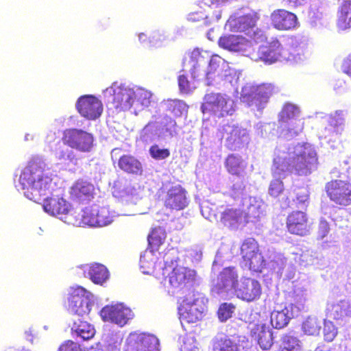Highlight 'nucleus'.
<instances>
[{"mask_svg": "<svg viewBox=\"0 0 351 351\" xmlns=\"http://www.w3.org/2000/svg\"><path fill=\"white\" fill-rule=\"evenodd\" d=\"M317 163L315 151L311 147L302 146L292 156H277L273 160L271 173L274 176L288 172L298 176L311 173Z\"/></svg>", "mask_w": 351, "mask_h": 351, "instance_id": "nucleus-1", "label": "nucleus"}, {"mask_svg": "<svg viewBox=\"0 0 351 351\" xmlns=\"http://www.w3.org/2000/svg\"><path fill=\"white\" fill-rule=\"evenodd\" d=\"M52 179L45 172L42 165L35 161L29 162L19 178L24 195L28 199L38 203L49 189Z\"/></svg>", "mask_w": 351, "mask_h": 351, "instance_id": "nucleus-2", "label": "nucleus"}, {"mask_svg": "<svg viewBox=\"0 0 351 351\" xmlns=\"http://www.w3.org/2000/svg\"><path fill=\"white\" fill-rule=\"evenodd\" d=\"M68 306L71 313L77 316L73 319L71 330L84 340L92 339L95 335L94 326L80 318L90 311L88 292L82 287L73 289L69 294Z\"/></svg>", "mask_w": 351, "mask_h": 351, "instance_id": "nucleus-3", "label": "nucleus"}, {"mask_svg": "<svg viewBox=\"0 0 351 351\" xmlns=\"http://www.w3.org/2000/svg\"><path fill=\"white\" fill-rule=\"evenodd\" d=\"M241 263L252 272L261 273L266 267V261L260 251L258 242L253 238L243 241L240 247Z\"/></svg>", "mask_w": 351, "mask_h": 351, "instance_id": "nucleus-4", "label": "nucleus"}, {"mask_svg": "<svg viewBox=\"0 0 351 351\" xmlns=\"http://www.w3.org/2000/svg\"><path fill=\"white\" fill-rule=\"evenodd\" d=\"M162 276L168 278L169 285L178 291L193 287L195 282V271L187 267L176 265L171 268L165 266L162 269Z\"/></svg>", "mask_w": 351, "mask_h": 351, "instance_id": "nucleus-5", "label": "nucleus"}, {"mask_svg": "<svg viewBox=\"0 0 351 351\" xmlns=\"http://www.w3.org/2000/svg\"><path fill=\"white\" fill-rule=\"evenodd\" d=\"M230 99L220 93H206L201 105L204 114H208L218 118L232 114V108L229 104Z\"/></svg>", "mask_w": 351, "mask_h": 351, "instance_id": "nucleus-6", "label": "nucleus"}, {"mask_svg": "<svg viewBox=\"0 0 351 351\" xmlns=\"http://www.w3.org/2000/svg\"><path fill=\"white\" fill-rule=\"evenodd\" d=\"M178 311L181 320L186 323L193 324L202 319L204 308L201 304L199 293L192 290L184 295Z\"/></svg>", "mask_w": 351, "mask_h": 351, "instance_id": "nucleus-7", "label": "nucleus"}, {"mask_svg": "<svg viewBox=\"0 0 351 351\" xmlns=\"http://www.w3.org/2000/svg\"><path fill=\"white\" fill-rule=\"evenodd\" d=\"M258 19V14L256 12L252 11L240 16H231L228 20L226 25L230 31L243 32L255 40L261 33V30L256 27Z\"/></svg>", "mask_w": 351, "mask_h": 351, "instance_id": "nucleus-8", "label": "nucleus"}, {"mask_svg": "<svg viewBox=\"0 0 351 351\" xmlns=\"http://www.w3.org/2000/svg\"><path fill=\"white\" fill-rule=\"evenodd\" d=\"M250 317L252 319L247 327L250 336L258 343L262 350H269L273 345L271 331L259 313H252Z\"/></svg>", "mask_w": 351, "mask_h": 351, "instance_id": "nucleus-9", "label": "nucleus"}, {"mask_svg": "<svg viewBox=\"0 0 351 351\" xmlns=\"http://www.w3.org/2000/svg\"><path fill=\"white\" fill-rule=\"evenodd\" d=\"M62 141L64 145L81 152H89L93 147L92 134L77 128H68L63 131Z\"/></svg>", "mask_w": 351, "mask_h": 351, "instance_id": "nucleus-10", "label": "nucleus"}, {"mask_svg": "<svg viewBox=\"0 0 351 351\" xmlns=\"http://www.w3.org/2000/svg\"><path fill=\"white\" fill-rule=\"evenodd\" d=\"M133 90L119 86L107 88L104 93L105 99L112 104L117 112L128 110L132 106Z\"/></svg>", "mask_w": 351, "mask_h": 351, "instance_id": "nucleus-11", "label": "nucleus"}, {"mask_svg": "<svg viewBox=\"0 0 351 351\" xmlns=\"http://www.w3.org/2000/svg\"><path fill=\"white\" fill-rule=\"evenodd\" d=\"M325 191L331 202L339 206L351 204V183L346 180H332L325 185Z\"/></svg>", "mask_w": 351, "mask_h": 351, "instance_id": "nucleus-12", "label": "nucleus"}, {"mask_svg": "<svg viewBox=\"0 0 351 351\" xmlns=\"http://www.w3.org/2000/svg\"><path fill=\"white\" fill-rule=\"evenodd\" d=\"M159 341L153 335L130 333L125 342L124 351H159Z\"/></svg>", "mask_w": 351, "mask_h": 351, "instance_id": "nucleus-13", "label": "nucleus"}, {"mask_svg": "<svg viewBox=\"0 0 351 351\" xmlns=\"http://www.w3.org/2000/svg\"><path fill=\"white\" fill-rule=\"evenodd\" d=\"M286 228L291 234L305 237L310 233L311 224L306 212L293 210L286 218Z\"/></svg>", "mask_w": 351, "mask_h": 351, "instance_id": "nucleus-14", "label": "nucleus"}, {"mask_svg": "<svg viewBox=\"0 0 351 351\" xmlns=\"http://www.w3.org/2000/svg\"><path fill=\"white\" fill-rule=\"evenodd\" d=\"M282 47L278 40H273L265 45H261L257 51H250L246 56L252 60L262 61L271 64L277 62L282 56Z\"/></svg>", "mask_w": 351, "mask_h": 351, "instance_id": "nucleus-15", "label": "nucleus"}, {"mask_svg": "<svg viewBox=\"0 0 351 351\" xmlns=\"http://www.w3.org/2000/svg\"><path fill=\"white\" fill-rule=\"evenodd\" d=\"M234 293L240 300L250 302L260 298L262 294V287L257 280L243 277L235 287Z\"/></svg>", "mask_w": 351, "mask_h": 351, "instance_id": "nucleus-16", "label": "nucleus"}, {"mask_svg": "<svg viewBox=\"0 0 351 351\" xmlns=\"http://www.w3.org/2000/svg\"><path fill=\"white\" fill-rule=\"evenodd\" d=\"M76 108L81 116L88 120L99 118L103 112L101 101L93 95L81 96L77 101Z\"/></svg>", "mask_w": 351, "mask_h": 351, "instance_id": "nucleus-17", "label": "nucleus"}, {"mask_svg": "<svg viewBox=\"0 0 351 351\" xmlns=\"http://www.w3.org/2000/svg\"><path fill=\"white\" fill-rule=\"evenodd\" d=\"M271 25L279 31H289L298 25L295 14L285 9H276L270 15Z\"/></svg>", "mask_w": 351, "mask_h": 351, "instance_id": "nucleus-18", "label": "nucleus"}, {"mask_svg": "<svg viewBox=\"0 0 351 351\" xmlns=\"http://www.w3.org/2000/svg\"><path fill=\"white\" fill-rule=\"evenodd\" d=\"M44 210L53 216H59L67 223L68 217L74 211L71 205L62 197L47 198L43 205Z\"/></svg>", "mask_w": 351, "mask_h": 351, "instance_id": "nucleus-19", "label": "nucleus"}, {"mask_svg": "<svg viewBox=\"0 0 351 351\" xmlns=\"http://www.w3.org/2000/svg\"><path fill=\"white\" fill-rule=\"evenodd\" d=\"M219 132L221 138L225 139V145L228 149L235 151L243 146L246 134L244 130L237 126L226 125Z\"/></svg>", "mask_w": 351, "mask_h": 351, "instance_id": "nucleus-20", "label": "nucleus"}, {"mask_svg": "<svg viewBox=\"0 0 351 351\" xmlns=\"http://www.w3.org/2000/svg\"><path fill=\"white\" fill-rule=\"evenodd\" d=\"M188 204L186 190L180 184L171 186L164 201L165 206L170 210H180Z\"/></svg>", "mask_w": 351, "mask_h": 351, "instance_id": "nucleus-21", "label": "nucleus"}, {"mask_svg": "<svg viewBox=\"0 0 351 351\" xmlns=\"http://www.w3.org/2000/svg\"><path fill=\"white\" fill-rule=\"evenodd\" d=\"M239 275L234 267H227L222 269L216 279V283L212 288V291L219 294L227 287H230L235 291V287L239 283Z\"/></svg>", "mask_w": 351, "mask_h": 351, "instance_id": "nucleus-22", "label": "nucleus"}, {"mask_svg": "<svg viewBox=\"0 0 351 351\" xmlns=\"http://www.w3.org/2000/svg\"><path fill=\"white\" fill-rule=\"evenodd\" d=\"M243 210L237 208H226L221 213L219 222L230 230H237L243 226Z\"/></svg>", "mask_w": 351, "mask_h": 351, "instance_id": "nucleus-23", "label": "nucleus"}, {"mask_svg": "<svg viewBox=\"0 0 351 351\" xmlns=\"http://www.w3.org/2000/svg\"><path fill=\"white\" fill-rule=\"evenodd\" d=\"M130 310L122 305L106 306L101 311V315L105 321H110L119 326H124L130 316Z\"/></svg>", "mask_w": 351, "mask_h": 351, "instance_id": "nucleus-24", "label": "nucleus"}, {"mask_svg": "<svg viewBox=\"0 0 351 351\" xmlns=\"http://www.w3.org/2000/svg\"><path fill=\"white\" fill-rule=\"evenodd\" d=\"M220 47L234 51L249 52L252 48L251 41L236 35H224L218 41Z\"/></svg>", "mask_w": 351, "mask_h": 351, "instance_id": "nucleus-25", "label": "nucleus"}, {"mask_svg": "<svg viewBox=\"0 0 351 351\" xmlns=\"http://www.w3.org/2000/svg\"><path fill=\"white\" fill-rule=\"evenodd\" d=\"M96 208L86 207L80 212L74 210L68 217L67 223L75 226H96Z\"/></svg>", "mask_w": 351, "mask_h": 351, "instance_id": "nucleus-26", "label": "nucleus"}, {"mask_svg": "<svg viewBox=\"0 0 351 351\" xmlns=\"http://www.w3.org/2000/svg\"><path fill=\"white\" fill-rule=\"evenodd\" d=\"M118 167L126 174L141 176L143 165L138 158L132 154H123L118 160Z\"/></svg>", "mask_w": 351, "mask_h": 351, "instance_id": "nucleus-27", "label": "nucleus"}, {"mask_svg": "<svg viewBox=\"0 0 351 351\" xmlns=\"http://www.w3.org/2000/svg\"><path fill=\"white\" fill-rule=\"evenodd\" d=\"M276 93L274 86L271 84H263L258 86L255 92L249 97L251 98L248 105L254 106L258 109L264 108L271 96Z\"/></svg>", "mask_w": 351, "mask_h": 351, "instance_id": "nucleus-28", "label": "nucleus"}, {"mask_svg": "<svg viewBox=\"0 0 351 351\" xmlns=\"http://www.w3.org/2000/svg\"><path fill=\"white\" fill-rule=\"evenodd\" d=\"M93 185L83 180L75 181L69 189L71 198L78 202L90 200L93 197Z\"/></svg>", "mask_w": 351, "mask_h": 351, "instance_id": "nucleus-29", "label": "nucleus"}, {"mask_svg": "<svg viewBox=\"0 0 351 351\" xmlns=\"http://www.w3.org/2000/svg\"><path fill=\"white\" fill-rule=\"evenodd\" d=\"M295 308L297 307L294 304H289L280 311L274 310L271 314L270 321L272 326L277 329L285 327L294 317Z\"/></svg>", "mask_w": 351, "mask_h": 351, "instance_id": "nucleus-30", "label": "nucleus"}, {"mask_svg": "<svg viewBox=\"0 0 351 351\" xmlns=\"http://www.w3.org/2000/svg\"><path fill=\"white\" fill-rule=\"evenodd\" d=\"M224 167L228 173L239 177L245 171L247 167V162L241 156L230 154L225 159Z\"/></svg>", "mask_w": 351, "mask_h": 351, "instance_id": "nucleus-31", "label": "nucleus"}, {"mask_svg": "<svg viewBox=\"0 0 351 351\" xmlns=\"http://www.w3.org/2000/svg\"><path fill=\"white\" fill-rule=\"evenodd\" d=\"M337 24L343 30L351 28V0H342L337 11Z\"/></svg>", "mask_w": 351, "mask_h": 351, "instance_id": "nucleus-32", "label": "nucleus"}, {"mask_svg": "<svg viewBox=\"0 0 351 351\" xmlns=\"http://www.w3.org/2000/svg\"><path fill=\"white\" fill-rule=\"evenodd\" d=\"M166 237L167 232L165 228L161 227L152 228L147 237L148 245L151 251H158L160 247L165 243Z\"/></svg>", "mask_w": 351, "mask_h": 351, "instance_id": "nucleus-33", "label": "nucleus"}, {"mask_svg": "<svg viewBox=\"0 0 351 351\" xmlns=\"http://www.w3.org/2000/svg\"><path fill=\"white\" fill-rule=\"evenodd\" d=\"M329 316L335 320L343 319L350 314V306L345 300L333 304L328 309Z\"/></svg>", "mask_w": 351, "mask_h": 351, "instance_id": "nucleus-34", "label": "nucleus"}, {"mask_svg": "<svg viewBox=\"0 0 351 351\" xmlns=\"http://www.w3.org/2000/svg\"><path fill=\"white\" fill-rule=\"evenodd\" d=\"M88 274L95 284L101 285L109 278L108 269L99 263H95L90 267Z\"/></svg>", "mask_w": 351, "mask_h": 351, "instance_id": "nucleus-35", "label": "nucleus"}, {"mask_svg": "<svg viewBox=\"0 0 351 351\" xmlns=\"http://www.w3.org/2000/svg\"><path fill=\"white\" fill-rule=\"evenodd\" d=\"M299 108L290 103H285L278 114V122L280 123H287L290 121L299 116Z\"/></svg>", "mask_w": 351, "mask_h": 351, "instance_id": "nucleus-36", "label": "nucleus"}, {"mask_svg": "<svg viewBox=\"0 0 351 351\" xmlns=\"http://www.w3.org/2000/svg\"><path fill=\"white\" fill-rule=\"evenodd\" d=\"M241 341L239 340V342ZM241 345L230 338L225 337L217 339L213 345L214 351H241Z\"/></svg>", "mask_w": 351, "mask_h": 351, "instance_id": "nucleus-37", "label": "nucleus"}, {"mask_svg": "<svg viewBox=\"0 0 351 351\" xmlns=\"http://www.w3.org/2000/svg\"><path fill=\"white\" fill-rule=\"evenodd\" d=\"M262 214L261 203L253 199L247 206L246 212L243 211L244 224H247L250 221L258 219Z\"/></svg>", "mask_w": 351, "mask_h": 351, "instance_id": "nucleus-38", "label": "nucleus"}, {"mask_svg": "<svg viewBox=\"0 0 351 351\" xmlns=\"http://www.w3.org/2000/svg\"><path fill=\"white\" fill-rule=\"evenodd\" d=\"M152 96L150 91L144 88H138L136 91L133 90L132 104L135 102L142 108L148 107L152 101Z\"/></svg>", "mask_w": 351, "mask_h": 351, "instance_id": "nucleus-39", "label": "nucleus"}, {"mask_svg": "<svg viewBox=\"0 0 351 351\" xmlns=\"http://www.w3.org/2000/svg\"><path fill=\"white\" fill-rule=\"evenodd\" d=\"M274 178L269 182L268 186V194L273 198H278L285 191V185L282 180L277 178L278 175L274 176Z\"/></svg>", "mask_w": 351, "mask_h": 351, "instance_id": "nucleus-40", "label": "nucleus"}, {"mask_svg": "<svg viewBox=\"0 0 351 351\" xmlns=\"http://www.w3.org/2000/svg\"><path fill=\"white\" fill-rule=\"evenodd\" d=\"M293 193L295 199L293 201L295 202L296 206H308L309 200V193L308 190L302 186H297L293 189Z\"/></svg>", "mask_w": 351, "mask_h": 351, "instance_id": "nucleus-41", "label": "nucleus"}, {"mask_svg": "<svg viewBox=\"0 0 351 351\" xmlns=\"http://www.w3.org/2000/svg\"><path fill=\"white\" fill-rule=\"evenodd\" d=\"M58 158L62 164L69 167L71 165L77 166L78 165V158L76 154L72 150H63L60 152Z\"/></svg>", "mask_w": 351, "mask_h": 351, "instance_id": "nucleus-42", "label": "nucleus"}, {"mask_svg": "<svg viewBox=\"0 0 351 351\" xmlns=\"http://www.w3.org/2000/svg\"><path fill=\"white\" fill-rule=\"evenodd\" d=\"M279 351H300L298 339L291 336L284 337Z\"/></svg>", "mask_w": 351, "mask_h": 351, "instance_id": "nucleus-43", "label": "nucleus"}, {"mask_svg": "<svg viewBox=\"0 0 351 351\" xmlns=\"http://www.w3.org/2000/svg\"><path fill=\"white\" fill-rule=\"evenodd\" d=\"M235 306L231 303L224 302L221 304L217 311L218 318L221 322H225L230 319L232 313Z\"/></svg>", "mask_w": 351, "mask_h": 351, "instance_id": "nucleus-44", "label": "nucleus"}, {"mask_svg": "<svg viewBox=\"0 0 351 351\" xmlns=\"http://www.w3.org/2000/svg\"><path fill=\"white\" fill-rule=\"evenodd\" d=\"M151 157L155 160H164L169 157L170 151L167 148H160L158 145L154 144L149 149Z\"/></svg>", "mask_w": 351, "mask_h": 351, "instance_id": "nucleus-45", "label": "nucleus"}, {"mask_svg": "<svg viewBox=\"0 0 351 351\" xmlns=\"http://www.w3.org/2000/svg\"><path fill=\"white\" fill-rule=\"evenodd\" d=\"M191 60L193 63V69H191V73L193 78H195L198 76V74L196 73V69L200 66L201 64H205L207 61L204 60V56L201 54V53L197 50L193 51L191 56Z\"/></svg>", "mask_w": 351, "mask_h": 351, "instance_id": "nucleus-46", "label": "nucleus"}, {"mask_svg": "<svg viewBox=\"0 0 351 351\" xmlns=\"http://www.w3.org/2000/svg\"><path fill=\"white\" fill-rule=\"evenodd\" d=\"M302 328L308 335H317L319 333L321 326L315 319H308L303 323Z\"/></svg>", "mask_w": 351, "mask_h": 351, "instance_id": "nucleus-47", "label": "nucleus"}, {"mask_svg": "<svg viewBox=\"0 0 351 351\" xmlns=\"http://www.w3.org/2000/svg\"><path fill=\"white\" fill-rule=\"evenodd\" d=\"M330 230L329 223L325 219H321L317 226V239H323L329 234Z\"/></svg>", "mask_w": 351, "mask_h": 351, "instance_id": "nucleus-48", "label": "nucleus"}, {"mask_svg": "<svg viewBox=\"0 0 351 351\" xmlns=\"http://www.w3.org/2000/svg\"><path fill=\"white\" fill-rule=\"evenodd\" d=\"M95 218L97 222L96 226H105L109 224L111 221L109 216L107 215V212L104 209H101L99 210L96 208V214Z\"/></svg>", "mask_w": 351, "mask_h": 351, "instance_id": "nucleus-49", "label": "nucleus"}, {"mask_svg": "<svg viewBox=\"0 0 351 351\" xmlns=\"http://www.w3.org/2000/svg\"><path fill=\"white\" fill-rule=\"evenodd\" d=\"M58 351H84L80 346L71 340H67L62 343Z\"/></svg>", "mask_w": 351, "mask_h": 351, "instance_id": "nucleus-50", "label": "nucleus"}, {"mask_svg": "<svg viewBox=\"0 0 351 351\" xmlns=\"http://www.w3.org/2000/svg\"><path fill=\"white\" fill-rule=\"evenodd\" d=\"M140 267L143 272L145 274H152L154 273L155 263L153 261H148L145 257L141 258Z\"/></svg>", "mask_w": 351, "mask_h": 351, "instance_id": "nucleus-51", "label": "nucleus"}, {"mask_svg": "<svg viewBox=\"0 0 351 351\" xmlns=\"http://www.w3.org/2000/svg\"><path fill=\"white\" fill-rule=\"evenodd\" d=\"M337 328L332 324L325 325L324 328V339L328 342L332 341L337 336Z\"/></svg>", "mask_w": 351, "mask_h": 351, "instance_id": "nucleus-52", "label": "nucleus"}, {"mask_svg": "<svg viewBox=\"0 0 351 351\" xmlns=\"http://www.w3.org/2000/svg\"><path fill=\"white\" fill-rule=\"evenodd\" d=\"M208 18L205 11L200 8L198 10L191 12L188 16V20L191 22H199Z\"/></svg>", "mask_w": 351, "mask_h": 351, "instance_id": "nucleus-53", "label": "nucleus"}, {"mask_svg": "<svg viewBox=\"0 0 351 351\" xmlns=\"http://www.w3.org/2000/svg\"><path fill=\"white\" fill-rule=\"evenodd\" d=\"M178 85L181 91L188 92L190 90V84L187 77L184 75H180L178 77Z\"/></svg>", "mask_w": 351, "mask_h": 351, "instance_id": "nucleus-54", "label": "nucleus"}, {"mask_svg": "<svg viewBox=\"0 0 351 351\" xmlns=\"http://www.w3.org/2000/svg\"><path fill=\"white\" fill-rule=\"evenodd\" d=\"M221 58L219 56L215 55L212 56L209 60V68L210 72H213L217 70L219 66Z\"/></svg>", "mask_w": 351, "mask_h": 351, "instance_id": "nucleus-55", "label": "nucleus"}, {"mask_svg": "<svg viewBox=\"0 0 351 351\" xmlns=\"http://www.w3.org/2000/svg\"><path fill=\"white\" fill-rule=\"evenodd\" d=\"M306 1L307 0H282L285 5L293 8L302 6L305 4Z\"/></svg>", "mask_w": 351, "mask_h": 351, "instance_id": "nucleus-56", "label": "nucleus"}, {"mask_svg": "<svg viewBox=\"0 0 351 351\" xmlns=\"http://www.w3.org/2000/svg\"><path fill=\"white\" fill-rule=\"evenodd\" d=\"M342 69L343 72L351 76V56L344 60Z\"/></svg>", "mask_w": 351, "mask_h": 351, "instance_id": "nucleus-57", "label": "nucleus"}, {"mask_svg": "<svg viewBox=\"0 0 351 351\" xmlns=\"http://www.w3.org/2000/svg\"><path fill=\"white\" fill-rule=\"evenodd\" d=\"M286 201L287 202V206H289L290 201L289 200V199H288V198H287V199H286Z\"/></svg>", "mask_w": 351, "mask_h": 351, "instance_id": "nucleus-58", "label": "nucleus"}, {"mask_svg": "<svg viewBox=\"0 0 351 351\" xmlns=\"http://www.w3.org/2000/svg\"><path fill=\"white\" fill-rule=\"evenodd\" d=\"M144 36V34H140V35H139V38H140V39L144 38V36Z\"/></svg>", "mask_w": 351, "mask_h": 351, "instance_id": "nucleus-59", "label": "nucleus"}, {"mask_svg": "<svg viewBox=\"0 0 351 351\" xmlns=\"http://www.w3.org/2000/svg\"><path fill=\"white\" fill-rule=\"evenodd\" d=\"M144 36V34H140V35H139V38H140V39L144 38V36Z\"/></svg>", "mask_w": 351, "mask_h": 351, "instance_id": "nucleus-60", "label": "nucleus"}, {"mask_svg": "<svg viewBox=\"0 0 351 351\" xmlns=\"http://www.w3.org/2000/svg\"><path fill=\"white\" fill-rule=\"evenodd\" d=\"M241 341H242L243 343V342H246V343H247V342H248V341H247V340L245 341L244 339H243Z\"/></svg>", "mask_w": 351, "mask_h": 351, "instance_id": "nucleus-61", "label": "nucleus"}]
</instances>
